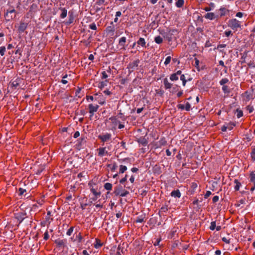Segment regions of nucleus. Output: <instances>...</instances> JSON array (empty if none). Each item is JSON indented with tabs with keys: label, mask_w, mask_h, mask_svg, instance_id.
Returning <instances> with one entry per match:
<instances>
[{
	"label": "nucleus",
	"mask_w": 255,
	"mask_h": 255,
	"mask_svg": "<svg viewBox=\"0 0 255 255\" xmlns=\"http://www.w3.org/2000/svg\"><path fill=\"white\" fill-rule=\"evenodd\" d=\"M222 241L226 243V244H230V239H228L227 238H226V237H223L222 238Z\"/></svg>",
	"instance_id": "nucleus-48"
},
{
	"label": "nucleus",
	"mask_w": 255,
	"mask_h": 255,
	"mask_svg": "<svg viewBox=\"0 0 255 255\" xmlns=\"http://www.w3.org/2000/svg\"><path fill=\"white\" fill-rule=\"evenodd\" d=\"M15 217L20 223L26 218V214L23 212H18L15 214Z\"/></svg>",
	"instance_id": "nucleus-9"
},
{
	"label": "nucleus",
	"mask_w": 255,
	"mask_h": 255,
	"mask_svg": "<svg viewBox=\"0 0 255 255\" xmlns=\"http://www.w3.org/2000/svg\"><path fill=\"white\" fill-rule=\"evenodd\" d=\"M251 156L253 160H255V146L252 147V152L251 153Z\"/></svg>",
	"instance_id": "nucleus-32"
},
{
	"label": "nucleus",
	"mask_w": 255,
	"mask_h": 255,
	"mask_svg": "<svg viewBox=\"0 0 255 255\" xmlns=\"http://www.w3.org/2000/svg\"><path fill=\"white\" fill-rule=\"evenodd\" d=\"M178 78V76L175 73L172 74L170 77V79L171 81H176Z\"/></svg>",
	"instance_id": "nucleus-33"
},
{
	"label": "nucleus",
	"mask_w": 255,
	"mask_h": 255,
	"mask_svg": "<svg viewBox=\"0 0 255 255\" xmlns=\"http://www.w3.org/2000/svg\"><path fill=\"white\" fill-rule=\"evenodd\" d=\"M55 243L59 247L64 246L65 245V241L63 240L58 239L55 240Z\"/></svg>",
	"instance_id": "nucleus-24"
},
{
	"label": "nucleus",
	"mask_w": 255,
	"mask_h": 255,
	"mask_svg": "<svg viewBox=\"0 0 255 255\" xmlns=\"http://www.w3.org/2000/svg\"><path fill=\"white\" fill-rule=\"evenodd\" d=\"M95 206L96 208H103V205L101 204L100 203H99V204H95Z\"/></svg>",
	"instance_id": "nucleus-59"
},
{
	"label": "nucleus",
	"mask_w": 255,
	"mask_h": 255,
	"mask_svg": "<svg viewBox=\"0 0 255 255\" xmlns=\"http://www.w3.org/2000/svg\"><path fill=\"white\" fill-rule=\"evenodd\" d=\"M216 222L215 221H212L211 223V225L210 226V229L211 230H214L216 229Z\"/></svg>",
	"instance_id": "nucleus-35"
},
{
	"label": "nucleus",
	"mask_w": 255,
	"mask_h": 255,
	"mask_svg": "<svg viewBox=\"0 0 255 255\" xmlns=\"http://www.w3.org/2000/svg\"><path fill=\"white\" fill-rule=\"evenodd\" d=\"M89 186H90V191L94 196H100L101 192L97 191V188H96V185L95 184L90 182Z\"/></svg>",
	"instance_id": "nucleus-7"
},
{
	"label": "nucleus",
	"mask_w": 255,
	"mask_h": 255,
	"mask_svg": "<svg viewBox=\"0 0 255 255\" xmlns=\"http://www.w3.org/2000/svg\"><path fill=\"white\" fill-rule=\"evenodd\" d=\"M79 135H80L79 132V131H76L74 133V135H73V137L76 138H77L78 137H79Z\"/></svg>",
	"instance_id": "nucleus-56"
},
{
	"label": "nucleus",
	"mask_w": 255,
	"mask_h": 255,
	"mask_svg": "<svg viewBox=\"0 0 255 255\" xmlns=\"http://www.w3.org/2000/svg\"><path fill=\"white\" fill-rule=\"evenodd\" d=\"M228 25L234 31H237L238 28H241V22L236 18L231 19L229 20Z\"/></svg>",
	"instance_id": "nucleus-1"
},
{
	"label": "nucleus",
	"mask_w": 255,
	"mask_h": 255,
	"mask_svg": "<svg viewBox=\"0 0 255 255\" xmlns=\"http://www.w3.org/2000/svg\"><path fill=\"white\" fill-rule=\"evenodd\" d=\"M137 44L138 45H140L142 47L145 46V41L143 38L140 37L139 40L137 41Z\"/></svg>",
	"instance_id": "nucleus-23"
},
{
	"label": "nucleus",
	"mask_w": 255,
	"mask_h": 255,
	"mask_svg": "<svg viewBox=\"0 0 255 255\" xmlns=\"http://www.w3.org/2000/svg\"><path fill=\"white\" fill-rule=\"evenodd\" d=\"M160 242V239H157L156 241L154 243V245L155 246H158L159 245V243Z\"/></svg>",
	"instance_id": "nucleus-58"
},
{
	"label": "nucleus",
	"mask_w": 255,
	"mask_h": 255,
	"mask_svg": "<svg viewBox=\"0 0 255 255\" xmlns=\"http://www.w3.org/2000/svg\"><path fill=\"white\" fill-rule=\"evenodd\" d=\"M137 141L139 144L143 146H146L148 143L147 140L143 137L138 138Z\"/></svg>",
	"instance_id": "nucleus-18"
},
{
	"label": "nucleus",
	"mask_w": 255,
	"mask_h": 255,
	"mask_svg": "<svg viewBox=\"0 0 255 255\" xmlns=\"http://www.w3.org/2000/svg\"><path fill=\"white\" fill-rule=\"evenodd\" d=\"M218 11L219 12V13L218 14L219 15V17H222L229 12V10L225 7H221Z\"/></svg>",
	"instance_id": "nucleus-14"
},
{
	"label": "nucleus",
	"mask_w": 255,
	"mask_h": 255,
	"mask_svg": "<svg viewBox=\"0 0 255 255\" xmlns=\"http://www.w3.org/2000/svg\"><path fill=\"white\" fill-rule=\"evenodd\" d=\"M166 141L165 139L161 138L158 142L156 143V147H160L165 145Z\"/></svg>",
	"instance_id": "nucleus-19"
},
{
	"label": "nucleus",
	"mask_w": 255,
	"mask_h": 255,
	"mask_svg": "<svg viewBox=\"0 0 255 255\" xmlns=\"http://www.w3.org/2000/svg\"><path fill=\"white\" fill-rule=\"evenodd\" d=\"M247 108L250 113H252L254 110L253 106L250 105L248 106Z\"/></svg>",
	"instance_id": "nucleus-43"
},
{
	"label": "nucleus",
	"mask_w": 255,
	"mask_h": 255,
	"mask_svg": "<svg viewBox=\"0 0 255 255\" xmlns=\"http://www.w3.org/2000/svg\"><path fill=\"white\" fill-rule=\"evenodd\" d=\"M171 196L175 198H180L181 197V193L179 190H173L171 193Z\"/></svg>",
	"instance_id": "nucleus-16"
},
{
	"label": "nucleus",
	"mask_w": 255,
	"mask_h": 255,
	"mask_svg": "<svg viewBox=\"0 0 255 255\" xmlns=\"http://www.w3.org/2000/svg\"><path fill=\"white\" fill-rule=\"evenodd\" d=\"M15 12V10L14 9H10L7 10L6 13L5 15V18L7 20H9L10 19H12V16L10 15L11 13Z\"/></svg>",
	"instance_id": "nucleus-15"
},
{
	"label": "nucleus",
	"mask_w": 255,
	"mask_h": 255,
	"mask_svg": "<svg viewBox=\"0 0 255 255\" xmlns=\"http://www.w3.org/2000/svg\"><path fill=\"white\" fill-rule=\"evenodd\" d=\"M127 175H126L125 177L123 178H122L121 180H120V182L122 184L124 183L125 182H126L127 180Z\"/></svg>",
	"instance_id": "nucleus-49"
},
{
	"label": "nucleus",
	"mask_w": 255,
	"mask_h": 255,
	"mask_svg": "<svg viewBox=\"0 0 255 255\" xmlns=\"http://www.w3.org/2000/svg\"><path fill=\"white\" fill-rule=\"evenodd\" d=\"M184 3V0H178L176 2V5L178 7H181Z\"/></svg>",
	"instance_id": "nucleus-31"
},
{
	"label": "nucleus",
	"mask_w": 255,
	"mask_h": 255,
	"mask_svg": "<svg viewBox=\"0 0 255 255\" xmlns=\"http://www.w3.org/2000/svg\"><path fill=\"white\" fill-rule=\"evenodd\" d=\"M163 83L165 89H168L171 88L172 84L168 82L167 79H164Z\"/></svg>",
	"instance_id": "nucleus-20"
},
{
	"label": "nucleus",
	"mask_w": 255,
	"mask_h": 255,
	"mask_svg": "<svg viewBox=\"0 0 255 255\" xmlns=\"http://www.w3.org/2000/svg\"><path fill=\"white\" fill-rule=\"evenodd\" d=\"M237 116L238 118H240L243 116V113L242 111L237 110Z\"/></svg>",
	"instance_id": "nucleus-42"
},
{
	"label": "nucleus",
	"mask_w": 255,
	"mask_h": 255,
	"mask_svg": "<svg viewBox=\"0 0 255 255\" xmlns=\"http://www.w3.org/2000/svg\"><path fill=\"white\" fill-rule=\"evenodd\" d=\"M18 192H19V195H22L24 194V192H26V190L22 188H20L18 189Z\"/></svg>",
	"instance_id": "nucleus-45"
},
{
	"label": "nucleus",
	"mask_w": 255,
	"mask_h": 255,
	"mask_svg": "<svg viewBox=\"0 0 255 255\" xmlns=\"http://www.w3.org/2000/svg\"><path fill=\"white\" fill-rule=\"evenodd\" d=\"M82 255H90L88 253V252L86 250L83 251Z\"/></svg>",
	"instance_id": "nucleus-64"
},
{
	"label": "nucleus",
	"mask_w": 255,
	"mask_h": 255,
	"mask_svg": "<svg viewBox=\"0 0 255 255\" xmlns=\"http://www.w3.org/2000/svg\"><path fill=\"white\" fill-rule=\"evenodd\" d=\"M211 195V192L210 191H207L205 194V198H207Z\"/></svg>",
	"instance_id": "nucleus-54"
},
{
	"label": "nucleus",
	"mask_w": 255,
	"mask_h": 255,
	"mask_svg": "<svg viewBox=\"0 0 255 255\" xmlns=\"http://www.w3.org/2000/svg\"><path fill=\"white\" fill-rule=\"evenodd\" d=\"M108 166L111 169L112 171H115L117 168V165L115 163H114L113 164H109Z\"/></svg>",
	"instance_id": "nucleus-30"
},
{
	"label": "nucleus",
	"mask_w": 255,
	"mask_h": 255,
	"mask_svg": "<svg viewBox=\"0 0 255 255\" xmlns=\"http://www.w3.org/2000/svg\"><path fill=\"white\" fill-rule=\"evenodd\" d=\"M120 188H122V187H119L115 190V193L116 195H120L122 197H125L128 194V192L126 190H120Z\"/></svg>",
	"instance_id": "nucleus-11"
},
{
	"label": "nucleus",
	"mask_w": 255,
	"mask_h": 255,
	"mask_svg": "<svg viewBox=\"0 0 255 255\" xmlns=\"http://www.w3.org/2000/svg\"><path fill=\"white\" fill-rule=\"evenodd\" d=\"M118 128L120 129L123 128L125 127V126L123 124H121L120 123L118 125Z\"/></svg>",
	"instance_id": "nucleus-61"
},
{
	"label": "nucleus",
	"mask_w": 255,
	"mask_h": 255,
	"mask_svg": "<svg viewBox=\"0 0 255 255\" xmlns=\"http://www.w3.org/2000/svg\"><path fill=\"white\" fill-rule=\"evenodd\" d=\"M112 135L109 133H105L98 135V138L103 142H108L111 140Z\"/></svg>",
	"instance_id": "nucleus-6"
},
{
	"label": "nucleus",
	"mask_w": 255,
	"mask_h": 255,
	"mask_svg": "<svg viewBox=\"0 0 255 255\" xmlns=\"http://www.w3.org/2000/svg\"><path fill=\"white\" fill-rule=\"evenodd\" d=\"M219 197L218 196H215L213 198V202L214 203H216L217 202L218 200H219Z\"/></svg>",
	"instance_id": "nucleus-53"
},
{
	"label": "nucleus",
	"mask_w": 255,
	"mask_h": 255,
	"mask_svg": "<svg viewBox=\"0 0 255 255\" xmlns=\"http://www.w3.org/2000/svg\"><path fill=\"white\" fill-rule=\"evenodd\" d=\"M154 41L157 44H160L163 42V38L160 36H156L154 38Z\"/></svg>",
	"instance_id": "nucleus-27"
},
{
	"label": "nucleus",
	"mask_w": 255,
	"mask_h": 255,
	"mask_svg": "<svg viewBox=\"0 0 255 255\" xmlns=\"http://www.w3.org/2000/svg\"><path fill=\"white\" fill-rule=\"evenodd\" d=\"M139 60L136 59L131 62H130L128 66V68L131 72L137 69L138 64L139 63Z\"/></svg>",
	"instance_id": "nucleus-5"
},
{
	"label": "nucleus",
	"mask_w": 255,
	"mask_h": 255,
	"mask_svg": "<svg viewBox=\"0 0 255 255\" xmlns=\"http://www.w3.org/2000/svg\"><path fill=\"white\" fill-rule=\"evenodd\" d=\"M228 79L227 78H223L220 81V84L221 85H223L226 84L228 82Z\"/></svg>",
	"instance_id": "nucleus-39"
},
{
	"label": "nucleus",
	"mask_w": 255,
	"mask_h": 255,
	"mask_svg": "<svg viewBox=\"0 0 255 255\" xmlns=\"http://www.w3.org/2000/svg\"><path fill=\"white\" fill-rule=\"evenodd\" d=\"M226 45L225 44H219L217 46V49H221L226 47Z\"/></svg>",
	"instance_id": "nucleus-52"
},
{
	"label": "nucleus",
	"mask_w": 255,
	"mask_h": 255,
	"mask_svg": "<svg viewBox=\"0 0 255 255\" xmlns=\"http://www.w3.org/2000/svg\"><path fill=\"white\" fill-rule=\"evenodd\" d=\"M243 15V14L241 12H238L236 14V16L238 17H242Z\"/></svg>",
	"instance_id": "nucleus-57"
},
{
	"label": "nucleus",
	"mask_w": 255,
	"mask_h": 255,
	"mask_svg": "<svg viewBox=\"0 0 255 255\" xmlns=\"http://www.w3.org/2000/svg\"><path fill=\"white\" fill-rule=\"evenodd\" d=\"M255 97L253 91H247L242 94V98L244 101L246 102L253 99Z\"/></svg>",
	"instance_id": "nucleus-3"
},
{
	"label": "nucleus",
	"mask_w": 255,
	"mask_h": 255,
	"mask_svg": "<svg viewBox=\"0 0 255 255\" xmlns=\"http://www.w3.org/2000/svg\"><path fill=\"white\" fill-rule=\"evenodd\" d=\"M127 38L126 37H121L119 41V45L121 47V49L126 50L125 46V43L126 42Z\"/></svg>",
	"instance_id": "nucleus-13"
},
{
	"label": "nucleus",
	"mask_w": 255,
	"mask_h": 255,
	"mask_svg": "<svg viewBox=\"0 0 255 255\" xmlns=\"http://www.w3.org/2000/svg\"><path fill=\"white\" fill-rule=\"evenodd\" d=\"M204 17L206 19L212 20L215 19H218L219 18V15H217L214 12H208L204 15Z\"/></svg>",
	"instance_id": "nucleus-10"
},
{
	"label": "nucleus",
	"mask_w": 255,
	"mask_h": 255,
	"mask_svg": "<svg viewBox=\"0 0 255 255\" xmlns=\"http://www.w3.org/2000/svg\"><path fill=\"white\" fill-rule=\"evenodd\" d=\"M122 249V246H119L118 248L114 247L110 251V255H121L120 250Z\"/></svg>",
	"instance_id": "nucleus-8"
},
{
	"label": "nucleus",
	"mask_w": 255,
	"mask_h": 255,
	"mask_svg": "<svg viewBox=\"0 0 255 255\" xmlns=\"http://www.w3.org/2000/svg\"><path fill=\"white\" fill-rule=\"evenodd\" d=\"M183 93V91H180L178 92V93L177 94V97H181Z\"/></svg>",
	"instance_id": "nucleus-62"
},
{
	"label": "nucleus",
	"mask_w": 255,
	"mask_h": 255,
	"mask_svg": "<svg viewBox=\"0 0 255 255\" xmlns=\"http://www.w3.org/2000/svg\"><path fill=\"white\" fill-rule=\"evenodd\" d=\"M225 34L227 37H229L232 34V32L231 30H227L225 32Z\"/></svg>",
	"instance_id": "nucleus-46"
},
{
	"label": "nucleus",
	"mask_w": 255,
	"mask_h": 255,
	"mask_svg": "<svg viewBox=\"0 0 255 255\" xmlns=\"http://www.w3.org/2000/svg\"><path fill=\"white\" fill-rule=\"evenodd\" d=\"M234 183L236 184L235 186V187H234L235 190L236 191L239 190L240 187V186L241 185V183L238 180H237V179L235 180Z\"/></svg>",
	"instance_id": "nucleus-26"
},
{
	"label": "nucleus",
	"mask_w": 255,
	"mask_h": 255,
	"mask_svg": "<svg viewBox=\"0 0 255 255\" xmlns=\"http://www.w3.org/2000/svg\"><path fill=\"white\" fill-rule=\"evenodd\" d=\"M74 231V227L70 228L67 231L66 234L67 236H71Z\"/></svg>",
	"instance_id": "nucleus-37"
},
{
	"label": "nucleus",
	"mask_w": 255,
	"mask_h": 255,
	"mask_svg": "<svg viewBox=\"0 0 255 255\" xmlns=\"http://www.w3.org/2000/svg\"><path fill=\"white\" fill-rule=\"evenodd\" d=\"M49 236L47 231H46L44 234V239L47 240L49 238Z\"/></svg>",
	"instance_id": "nucleus-47"
},
{
	"label": "nucleus",
	"mask_w": 255,
	"mask_h": 255,
	"mask_svg": "<svg viewBox=\"0 0 255 255\" xmlns=\"http://www.w3.org/2000/svg\"><path fill=\"white\" fill-rule=\"evenodd\" d=\"M67 75H66L63 77V79L61 80V82L64 84H66L68 83L67 81L65 79Z\"/></svg>",
	"instance_id": "nucleus-51"
},
{
	"label": "nucleus",
	"mask_w": 255,
	"mask_h": 255,
	"mask_svg": "<svg viewBox=\"0 0 255 255\" xmlns=\"http://www.w3.org/2000/svg\"><path fill=\"white\" fill-rule=\"evenodd\" d=\"M102 78L103 79H106L108 77V75L107 74V73H106V72L105 71H103L102 73Z\"/></svg>",
	"instance_id": "nucleus-50"
},
{
	"label": "nucleus",
	"mask_w": 255,
	"mask_h": 255,
	"mask_svg": "<svg viewBox=\"0 0 255 255\" xmlns=\"http://www.w3.org/2000/svg\"><path fill=\"white\" fill-rule=\"evenodd\" d=\"M171 59V56H169L166 58L165 61L164 62V64L165 65H167L170 62Z\"/></svg>",
	"instance_id": "nucleus-40"
},
{
	"label": "nucleus",
	"mask_w": 255,
	"mask_h": 255,
	"mask_svg": "<svg viewBox=\"0 0 255 255\" xmlns=\"http://www.w3.org/2000/svg\"><path fill=\"white\" fill-rule=\"evenodd\" d=\"M120 123V121L115 117H111L109 119L108 124H109V128L111 130L116 129L118 124Z\"/></svg>",
	"instance_id": "nucleus-2"
},
{
	"label": "nucleus",
	"mask_w": 255,
	"mask_h": 255,
	"mask_svg": "<svg viewBox=\"0 0 255 255\" xmlns=\"http://www.w3.org/2000/svg\"><path fill=\"white\" fill-rule=\"evenodd\" d=\"M108 80H106L104 81H102V82H100L99 83V85H98V87L101 89H103L105 86H107V83H108Z\"/></svg>",
	"instance_id": "nucleus-25"
},
{
	"label": "nucleus",
	"mask_w": 255,
	"mask_h": 255,
	"mask_svg": "<svg viewBox=\"0 0 255 255\" xmlns=\"http://www.w3.org/2000/svg\"><path fill=\"white\" fill-rule=\"evenodd\" d=\"M227 127H226V126H223L221 128V130L223 131H226L227 130Z\"/></svg>",
	"instance_id": "nucleus-60"
},
{
	"label": "nucleus",
	"mask_w": 255,
	"mask_h": 255,
	"mask_svg": "<svg viewBox=\"0 0 255 255\" xmlns=\"http://www.w3.org/2000/svg\"><path fill=\"white\" fill-rule=\"evenodd\" d=\"M99 108L98 105L90 104L89 105V113L93 116L94 113L96 112Z\"/></svg>",
	"instance_id": "nucleus-12"
},
{
	"label": "nucleus",
	"mask_w": 255,
	"mask_h": 255,
	"mask_svg": "<svg viewBox=\"0 0 255 255\" xmlns=\"http://www.w3.org/2000/svg\"><path fill=\"white\" fill-rule=\"evenodd\" d=\"M60 9L62 11V12L60 14V17L62 18H64L67 16V10L65 8H61Z\"/></svg>",
	"instance_id": "nucleus-22"
},
{
	"label": "nucleus",
	"mask_w": 255,
	"mask_h": 255,
	"mask_svg": "<svg viewBox=\"0 0 255 255\" xmlns=\"http://www.w3.org/2000/svg\"><path fill=\"white\" fill-rule=\"evenodd\" d=\"M89 27L93 30H96L97 26L95 23H93L89 25Z\"/></svg>",
	"instance_id": "nucleus-44"
},
{
	"label": "nucleus",
	"mask_w": 255,
	"mask_h": 255,
	"mask_svg": "<svg viewBox=\"0 0 255 255\" xmlns=\"http://www.w3.org/2000/svg\"><path fill=\"white\" fill-rule=\"evenodd\" d=\"M180 80L182 81V84L184 86H185L186 83V80L185 79V77L184 75H181L180 76Z\"/></svg>",
	"instance_id": "nucleus-34"
},
{
	"label": "nucleus",
	"mask_w": 255,
	"mask_h": 255,
	"mask_svg": "<svg viewBox=\"0 0 255 255\" xmlns=\"http://www.w3.org/2000/svg\"><path fill=\"white\" fill-rule=\"evenodd\" d=\"M100 196H94V197H91L90 198V200H91V202H92L93 201H95L97 200V199Z\"/></svg>",
	"instance_id": "nucleus-55"
},
{
	"label": "nucleus",
	"mask_w": 255,
	"mask_h": 255,
	"mask_svg": "<svg viewBox=\"0 0 255 255\" xmlns=\"http://www.w3.org/2000/svg\"><path fill=\"white\" fill-rule=\"evenodd\" d=\"M110 146L100 147L97 149L98 155L99 156L103 157L107 155H110L108 153V150H110Z\"/></svg>",
	"instance_id": "nucleus-4"
},
{
	"label": "nucleus",
	"mask_w": 255,
	"mask_h": 255,
	"mask_svg": "<svg viewBox=\"0 0 255 255\" xmlns=\"http://www.w3.org/2000/svg\"><path fill=\"white\" fill-rule=\"evenodd\" d=\"M191 108V105L189 103L187 102L185 105V109L187 111H189L190 110Z\"/></svg>",
	"instance_id": "nucleus-41"
},
{
	"label": "nucleus",
	"mask_w": 255,
	"mask_h": 255,
	"mask_svg": "<svg viewBox=\"0 0 255 255\" xmlns=\"http://www.w3.org/2000/svg\"><path fill=\"white\" fill-rule=\"evenodd\" d=\"M222 90L224 92V93L226 94V95L224 96V97H226L228 96V94L230 93V90L228 88V87L226 85H224L222 87Z\"/></svg>",
	"instance_id": "nucleus-21"
},
{
	"label": "nucleus",
	"mask_w": 255,
	"mask_h": 255,
	"mask_svg": "<svg viewBox=\"0 0 255 255\" xmlns=\"http://www.w3.org/2000/svg\"><path fill=\"white\" fill-rule=\"evenodd\" d=\"M5 52V48L4 46L0 47V54L1 56H3Z\"/></svg>",
	"instance_id": "nucleus-36"
},
{
	"label": "nucleus",
	"mask_w": 255,
	"mask_h": 255,
	"mask_svg": "<svg viewBox=\"0 0 255 255\" xmlns=\"http://www.w3.org/2000/svg\"><path fill=\"white\" fill-rule=\"evenodd\" d=\"M122 214L121 212L117 213L116 215L117 218H120L122 217Z\"/></svg>",
	"instance_id": "nucleus-63"
},
{
	"label": "nucleus",
	"mask_w": 255,
	"mask_h": 255,
	"mask_svg": "<svg viewBox=\"0 0 255 255\" xmlns=\"http://www.w3.org/2000/svg\"><path fill=\"white\" fill-rule=\"evenodd\" d=\"M127 170V167L125 165H121L120 166V170L119 172L120 173H124Z\"/></svg>",
	"instance_id": "nucleus-29"
},
{
	"label": "nucleus",
	"mask_w": 255,
	"mask_h": 255,
	"mask_svg": "<svg viewBox=\"0 0 255 255\" xmlns=\"http://www.w3.org/2000/svg\"><path fill=\"white\" fill-rule=\"evenodd\" d=\"M112 184L110 183H106L104 185V188L107 190H111L112 189Z\"/></svg>",
	"instance_id": "nucleus-28"
},
{
	"label": "nucleus",
	"mask_w": 255,
	"mask_h": 255,
	"mask_svg": "<svg viewBox=\"0 0 255 255\" xmlns=\"http://www.w3.org/2000/svg\"><path fill=\"white\" fill-rule=\"evenodd\" d=\"M250 178L251 182H255V173L254 172H253L250 174Z\"/></svg>",
	"instance_id": "nucleus-38"
},
{
	"label": "nucleus",
	"mask_w": 255,
	"mask_h": 255,
	"mask_svg": "<svg viewBox=\"0 0 255 255\" xmlns=\"http://www.w3.org/2000/svg\"><path fill=\"white\" fill-rule=\"evenodd\" d=\"M27 28V24L24 22H21L18 26V30L20 32H23Z\"/></svg>",
	"instance_id": "nucleus-17"
}]
</instances>
